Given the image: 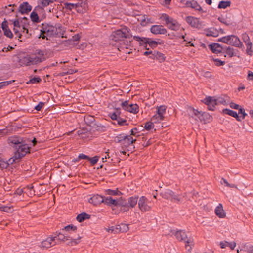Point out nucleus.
<instances>
[{"instance_id":"a18cd8bd","label":"nucleus","mask_w":253,"mask_h":253,"mask_svg":"<svg viewBox=\"0 0 253 253\" xmlns=\"http://www.w3.org/2000/svg\"><path fill=\"white\" fill-rule=\"evenodd\" d=\"M106 194L110 195H119L121 192L117 190L107 189L106 191Z\"/></svg>"},{"instance_id":"58836bf2","label":"nucleus","mask_w":253,"mask_h":253,"mask_svg":"<svg viewBox=\"0 0 253 253\" xmlns=\"http://www.w3.org/2000/svg\"><path fill=\"white\" fill-rule=\"evenodd\" d=\"M230 2L229 1H221L219 3L218 8L220 9H225L227 7L230 6Z\"/></svg>"},{"instance_id":"f8f14e48","label":"nucleus","mask_w":253,"mask_h":253,"mask_svg":"<svg viewBox=\"0 0 253 253\" xmlns=\"http://www.w3.org/2000/svg\"><path fill=\"white\" fill-rule=\"evenodd\" d=\"M129 36V30L126 27L123 28L115 31L112 34V39L115 41H120Z\"/></svg>"},{"instance_id":"6e6d98bb","label":"nucleus","mask_w":253,"mask_h":253,"mask_svg":"<svg viewBox=\"0 0 253 253\" xmlns=\"http://www.w3.org/2000/svg\"><path fill=\"white\" fill-rule=\"evenodd\" d=\"M36 7H40V12H39V16H42V17H45V15H44V10H43V7L42 5H41L40 4L38 6H37Z\"/></svg>"},{"instance_id":"a211bd4d","label":"nucleus","mask_w":253,"mask_h":253,"mask_svg":"<svg viewBox=\"0 0 253 253\" xmlns=\"http://www.w3.org/2000/svg\"><path fill=\"white\" fill-rule=\"evenodd\" d=\"M151 33L154 34H166L167 30L162 25H155L151 26L150 28Z\"/></svg>"},{"instance_id":"4c0bfd02","label":"nucleus","mask_w":253,"mask_h":253,"mask_svg":"<svg viewBox=\"0 0 253 253\" xmlns=\"http://www.w3.org/2000/svg\"><path fill=\"white\" fill-rule=\"evenodd\" d=\"M236 51L237 50L234 49L233 48L228 47V48H227L225 53L228 57H232L236 55Z\"/></svg>"},{"instance_id":"bb28decb","label":"nucleus","mask_w":253,"mask_h":253,"mask_svg":"<svg viewBox=\"0 0 253 253\" xmlns=\"http://www.w3.org/2000/svg\"><path fill=\"white\" fill-rule=\"evenodd\" d=\"M164 198L166 199H171L177 200L178 201L180 200V198H179V196H176L174 194V193L170 190H168L166 191L163 195Z\"/></svg>"},{"instance_id":"9d476101","label":"nucleus","mask_w":253,"mask_h":253,"mask_svg":"<svg viewBox=\"0 0 253 253\" xmlns=\"http://www.w3.org/2000/svg\"><path fill=\"white\" fill-rule=\"evenodd\" d=\"M156 113L151 118V121L155 123H159L164 120L167 107L165 105H161L156 107Z\"/></svg>"},{"instance_id":"473e14b6","label":"nucleus","mask_w":253,"mask_h":253,"mask_svg":"<svg viewBox=\"0 0 253 253\" xmlns=\"http://www.w3.org/2000/svg\"><path fill=\"white\" fill-rule=\"evenodd\" d=\"M129 225L125 223H121L117 225V229H118V233L119 232H126L129 230Z\"/></svg>"},{"instance_id":"aec40b11","label":"nucleus","mask_w":253,"mask_h":253,"mask_svg":"<svg viewBox=\"0 0 253 253\" xmlns=\"http://www.w3.org/2000/svg\"><path fill=\"white\" fill-rule=\"evenodd\" d=\"M185 21L188 24L193 27L197 28L200 25L199 19L191 16L186 17Z\"/></svg>"},{"instance_id":"2eb2a0df","label":"nucleus","mask_w":253,"mask_h":253,"mask_svg":"<svg viewBox=\"0 0 253 253\" xmlns=\"http://www.w3.org/2000/svg\"><path fill=\"white\" fill-rule=\"evenodd\" d=\"M148 200L144 196H141L138 202L139 209L143 212L148 211L151 207L148 205Z\"/></svg>"},{"instance_id":"ddd939ff","label":"nucleus","mask_w":253,"mask_h":253,"mask_svg":"<svg viewBox=\"0 0 253 253\" xmlns=\"http://www.w3.org/2000/svg\"><path fill=\"white\" fill-rule=\"evenodd\" d=\"M121 106L125 111L134 114L138 113L139 111V107L137 104H129L128 101L122 102Z\"/></svg>"},{"instance_id":"c85d7f7f","label":"nucleus","mask_w":253,"mask_h":253,"mask_svg":"<svg viewBox=\"0 0 253 253\" xmlns=\"http://www.w3.org/2000/svg\"><path fill=\"white\" fill-rule=\"evenodd\" d=\"M215 213L219 218H223L225 216V213L223 209L222 204H219L215 209Z\"/></svg>"},{"instance_id":"e433bc0d","label":"nucleus","mask_w":253,"mask_h":253,"mask_svg":"<svg viewBox=\"0 0 253 253\" xmlns=\"http://www.w3.org/2000/svg\"><path fill=\"white\" fill-rule=\"evenodd\" d=\"M138 202L137 197H131L128 200V204L130 207L133 208L135 206Z\"/></svg>"},{"instance_id":"3c124183","label":"nucleus","mask_w":253,"mask_h":253,"mask_svg":"<svg viewBox=\"0 0 253 253\" xmlns=\"http://www.w3.org/2000/svg\"><path fill=\"white\" fill-rule=\"evenodd\" d=\"M213 61L214 62V64L217 66H223L225 64V62L221 61L218 59H213Z\"/></svg>"},{"instance_id":"f257e3e1","label":"nucleus","mask_w":253,"mask_h":253,"mask_svg":"<svg viewBox=\"0 0 253 253\" xmlns=\"http://www.w3.org/2000/svg\"><path fill=\"white\" fill-rule=\"evenodd\" d=\"M45 60V52L39 50L34 54L27 55L20 58L18 63L20 66H27L39 64Z\"/></svg>"},{"instance_id":"4d7b16f0","label":"nucleus","mask_w":253,"mask_h":253,"mask_svg":"<svg viewBox=\"0 0 253 253\" xmlns=\"http://www.w3.org/2000/svg\"><path fill=\"white\" fill-rule=\"evenodd\" d=\"M44 103L40 102L39 104L35 107V109L37 111H40L43 106Z\"/></svg>"},{"instance_id":"20e7f679","label":"nucleus","mask_w":253,"mask_h":253,"mask_svg":"<svg viewBox=\"0 0 253 253\" xmlns=\"http://www.w3.org/2000/svg\"><path fill=\"white\" fill-rule=\"evenodd\" d=\"M218 41L238 48H241L243 46V44L239 38L233 35L223 37L220 38Z\"/></svg>"},{"instance_id":"423d86ee","label":"nucleus","mask_w":253,"mask_h":253,"mask_svg":"<svg viewBox=\"0 0 253 253\" xmlns=\"http://www.w3.org/2000/svg\"><path fill=\"white\" fill-rule=\"evenodd\" d=\"M174 234L176 239L180 241H184L185 242V247L188 251H190L192 248L194 244L192 241L187 240V236L185 232L182 230L175 231H171V235Z\"/></svg>"},{"instance_id":"c756f323","label":"nucleus","mask_w":253,"mask_h":253,"mask_svg":"<svg viewBox=\"0 0 253 253\" xmlns=\"http://www.w3.org/2000/svg\"><path fill=\"white\" fill-rule=\"evenodd\" d=\"M150 57L154 59H157L161 62L165 60L164 54L156 51L153 52V54H152V56H150Z\"/></svg>"},{"instance_id":"5fc2aeb1","label":"nucleus","mask_w":253,"mask_h":253,"mask_svg":"<svg viewBox=\"0 0 253 253\" xmlns=\"http://www.w3.org/2000/svg\"><path fill=\"white\" fill-rule=\"evenodd\" d=\"M13 82H14V80H11V81H4L0 82L1 84V86L2 87V88L5 87L8 85H9L10 84H12Z\"/></svg>"},{"instance_id":"bf43d9fd","label":"nucleus","mask_w":253,"mask_h":253,"mask_svg":"<svg viewBox=\"0 0 253 253\" xmlns=\"http://www.w3.org/2000/svg\"><path fill=\"white\" fill-rule=\"evenodd\" d=\"M220 246L221 248L224 249L228 246V242L227 241L221 242Z\"/></svg>"},{"instance_id":"72a5a7b5","label":"nucleus","mask_w":253,"mask_h":253,"mask_svg":"<svg viewBox=\"0 0 253 253\" xmlns=\"http://www.w3.org/2000/svg\"><path fill=\"white\" fill-rule=\"evenodd\" d=\"M77 230V227L75 226L69 225L65 226L62 229V231H65L69 235L72 233V232H75Z\"/></svg>"},{"instance_id":"c03bdc74","label":"nucleus","mask_w":253,"mask_h":253,"mask_svg":"<svg viewBox=\"0 0 253 253\" xmlns=\"http://www.w3.org/2000/svg\"><path fill=\"white\" fill-rule=\"evenodd\" d=\"M117 122V124L119 125V126H126V125H128V124L127 123L126 120L125 119H123V118H121L120 116L118 118Z\"/></svg>"},{"instance_id":"6ab92c4d","label":"nucleus","mask_w":253,"mask_h":253,"mask_svg":"<svg viewBox=\"0 0 253 253\" xmlns=\"http://www.w3.org/2000/svg\"><path fill=\"white\" fill-rule=\"evenodd\" d=\"M104 197L99 195H94L88 199V202L94 205L103 203Z\"/></svg>"},{"instance_id":"37998d69","label":"nucleus","mask_w":253,"mask_h":253,"mask_svg":"<svg viewBox=\"0 0 253 253\" xmlns=\"http://www.w3.org/2000/svg\"><path fill=\"white\" fill-rule=\"evenodd\" d=\"M239 112L238 115L239 116V118H240V121L242 119H244L245 116L247 115V114L245 113V110L243 108H239Z\"/></svg>"},{"instance_id":"cd10ccee","label":"nucleus","mask_w":253,"mask_h":253,"mask_svg":"<svg viewBox=\"0 0 253 253\" xmlns=\"http://www.w3.org/2000/svg\"><path fill=\"white\" fill-rule=\"evenodd\" d=\"M209 48L213 53H218L222 51V48L221 46L217 43H213L209 45Z\"/></svg>"},{"instance_id":"6e6552de","label":"nucleus","mask_w":253,"mask_h":253,"mask_svg":"<svg viewBox=\"0 0 253 253\" xmlns=\"http://www.w3.org/2000/svg\"><path fill=\"white\" fill-rule=\"evenodd\" d=\"M58 33V29L56 27L53 25L43 26L42 29L41 30L40 37L42 39H48V37L55 36Z\"/></svg>"},{"instance_id":"ea45409f","label":"nucleus","mask_w":253,"mask_h":253,"mask_svg":"<svg viewBox=\"0 0 253 253\" xmlns=\"http://www.w3.org/2000/svg\"><path fill=\"white\" fill-rule=\"evenodd\" d=\"M216 100H217V105H219V104L227 105L229 102V100L227 97L226 98L219 97L218 98H216Z\"/></svg>"},{"instance_id":"8fccbe9b","label":"nucleus","mask_w":253,"mask_h":253,"mask_svg":"<svg viewBox=\"0 0 253 253\" xmlns=\"http://www.w3.org/2000/svg\"><path fill=\"white\" fill-rule=\"evenodd\" d=\"M42 81L41 79L39 77H34L30 79L27 84H36Z\"/></svg>"},{"instance_id":"680f3d73","label":"nucleus","mask_w":253,"mask_h":253,"mask_svg":"<svg viewBox=\"0 0 253 253\" xmlns=\"http://www.w3.org/2000/svg\"><path fill=\"white\" fill-rule=\"evenodd\" d=\"M24 190L23 189L18 188L15 192L14 194L17 195H21L23 193Z\"/></svg>"},{"instance_id":"864d4df0","label":"nucleus","mask_w":253,"mask_h":253,"mask_svg":"<svg viewBox=\"0 0 253 253\" xmlns=\"http://www.w3.org/2000/svg\"><path fill=\"white\" fill-rule=\"evenodd\" d=\"M106 230L109 233H118V229H117V226L116 227L111 226L110 228H106Z\"/></svg>"},{"instance_id":"e2e57ef3","label":"nucleus","mask_w":253,"mask_h":253,"mask_svg":"<svg viewBox=\"0 0 253 253\" xmlns=\"http://www.w3.org/2000/svg\"><path fill=\"white\" fill-rule=\"evenodd\" d=\"M78 158L80 159H88L89 158V157L87 155L84 154H80Z\"/></svg>"},{"instance_id":"412c9836","label":"nucleus","mask_w":253,"mask_h":253,"mask_svg":"<svg viewBox=\"0 0 253 253\" xmlns=\"http://www.w3.org/2000/svg\"><path fill=\"white\" fill-rule=\"evenodd\" d=\"M185 6L186 7H190L192 8L195 10L202 11L203 9L200 6V5L197 3V1L195 0H188L185 3Z\"/></svg>"},{"instance_id":"f3484780","label":"nucleus","mask_w":253,"mask_h":253,"mask_svg":"<svg viewBox=\"0 0 253 253\" xmlns=\"http://www.w3.org/2000/svg\"><path fill=\"white\" fill-rule=\"evenodd\" d=\"M55 238L56 237L53 236L47 237L41 242L40 247L43 249H47L56 245Z\"/></svg>"},{"instance_id":"7ed1b4c3","label":"nucleus","mask_w":253,"mask_h":253,"mask_svg":"<svg viewBox=\"0 0 253 253\" xmlns=\"http://www.w3.org/2000/svg\"><path fill=\"white\" fill-rule=\"evenodd\" d=\"M160 19L165 22L168 29L173 31H178L181 28V25L176 20L167 14L163 13L160 17Z\"/></svg>"},{"instance_id":"13d9d810","label":"nucleus","mask_w":253,"mask_h":253,"mask_svg":"<svg viewBox=\"0 0 253 253\" xmlns=\"http://www.w3.org/2000/svg\"><path fill=\"white\" fill-rule=\"evenodd\" d=\"M202 75L207 78H210L211 77V72L209 71H203L202 72Z\"/></svg>"},{"instance_id":"4468645a","label":"nucleus","mask_w":253,"mask_h":253,"mask_svg":"<svg viewBox=\"0 0 253 253\" xmlns=\"http://www.w3.org/2000/svg\"><path fill=\"white\" fill-rule=\"evenodd\" d=\"M103 203L109 206H125L121 198L115 199L111 197H104Z\"/></svg>"},{"instance_id":"39448f33","label":"nucleus","mask_w":253,"mask_h":253,"mask_svg":"<svg viewBox=\"0 0 253 253\" xmlns=\"http://www.w3.org/2000/svg\"><path fill=\"white\" fill-rule=\"evenodd\" d=\"M15 149L16 150V151L14 155L9 159V161L12 160L11 163L16 162V160L23 157L29 152V147L26 144H25L24 142H23L17 147V148H15Z\"/></svg>"},{"instance_id":"9b49d317","label":"nucleus","mask_w":253,"mask_h":253,"mask_svg":"<svg viewBox=\"0 0 253 253\" xmlns=\"http://www.w3.org/2000/svg\"><path fill=\"white\" fill-rule=\"evenodd\" d=\"M188 112L192 117H197L201 121H204V123H206V121L210 120L211 118V116L208 113L199 111L193 108H189Z\"/></svg>"},{"instance_id":"dca6fc26","label":"nucleus","mask_w":253,"mask_h":253,"mask_svg":"<svg viewBox=\"0 0 253 253\" xmlns=\"http://www.w3.org/2000/svg\"><path fill=\"white\" fill-rule=\"evenodd\" d=\"M203 102L208 106L209 110L211 111L214 110L215 106L217 105L216 98L214 97H207L203 100Z\"/></svg>"},{"instance_id":"2f4dec72","label":"nucleus","mask_w":253,"mask_h":253,"mask_svg":"<svg viewBox=\"0 0 253 253\" xmlns=\"http://www.w3.org/2000/svg\"><path fill=\"white\" fill-rule=\"evenodd\" d=\"M223 112L225 114H228L231 116H232L236 118L237 120L240 121V118H239V115L236 112L230 110L229 109H223Z\"/></svg>"},{"instance_id":"c9c22d12","label":"nucleus","mask_w":253,"mask_h":253,"mask_svg":"<svg viewBox=\"0 0 253 253\" xmlns=\"http://www.w3.org/2000/svg\"><path fill=\"white\" fill-rule=\"evenodd\" d=\"M90 218V215L86 213L83 212L80 214H79L77 217L76 219L77 221H78L79 222H81L83 221H84L85 219H89Z\"/></svg>"},{"instance_id":"a19ab883","label":"nucleus","mask_w":253,"mask_h":253,"mask_svg":"<svg viewBox=\"0 0 253 253\" xmlns=\"http://www.w3.org/2000/svg\"><path fill=\"white\" fill-rule=\"evenodd\" d=\"M57 0H39L40 4L43 7L47 6L50 3H53Z\"/></svg>"},{"instance_id":"338daca9","label":"nucleus","mask_w":253,"mask_h":253,"mask_svg":"<svg viewBox=\"0 0 253 253\" xmlns=\"http://www.w3.org/2000/svg\"><path fill=\"white\" fill-rule=\"evenodd\" d=\"M138 132V129L136 128H133L131 130V135L136 136Z\"/></svg>"},{"instance_id":"774afa93","label":"nucleus","mask_w":253,"mask_h":253,"mask_svg":"<svg viewBox=\"0 0 253 253\" xmlns=\"http://www.w3.org/2000/svg\"><path fill=\"white\" fill-rule=\"evenodd\" d=\"M246 251L248 253H253V246H250L246 248Z\"/></svg>"},{"instance_id":"f704fd0d","label":"nucleus","mask_w":253,"mask_h":253,"mask_svg":"<svg viewBox=\"0 0 253 253\" xmlns=\"http://www.w3.org/2000/svg\"><path fill=\"white\" fill-rule=\"evenodd\" d=\"M79 6V3H64V7L67 10H72L73 9H76Z\"/></svg>"},{"instance_id":"0eeeda50","label":"nucleus","mask_w":253,"mask_h":253,"mask_svg":"<svg viewBox=\"0 0 253 253\" xmlns=\"http://www.w3.org/2000/svg\"><path fill=\"white\" fill-rule=\"evenodd\" d=\"M136 141L131 135H126L125 134L118 135L114 138V141L120 143L125 147H127Z\"/></svg>"},{"instance_id":"1a4fd4ad","label":"nucleus","mask_w":253,"mask_h":253,"mask_svg":"<svg viewBox=\"0 0 253 253\" xmlns=\"http://www.w3.org/2000/svg\"><path fill=\"white\" fill-rule=\"evenodd\" d=\"M54 237H56L55 239L62 241L63 242L67 241V243L68 245L73 246L78 244L80 242V240L81 237H79L77 239H73L72 237L70 236L68 233H59L56 234L55 236Z\"/></svg>"},{"instance_id":"69168bd1","label":"nucleus","mask_w":253,"mask_h":253,"mask_svg":"<svg viewBox=\"0 0 253 253\" xmlns=\"http://www.w3.org/2000/svg\"><path fill=\"white\" fill-rule=\"evenodd\" d=\"M230 106L231 108L234 109H238L239 106L238 104H236L234 103L231 102L230 103Z\"/></svg>"},{"instance_id":"393cba45","label":"nucleus","mask_w":253,"mask_h":253,"mask_svg":"<svg viewBox=\"0 0 253 253\" xmlns=\"http://www.w3.org/2000/svg\"><path fill=\"white\" fill-rule=\"evenodd\" d=\"M32 9V7L27 2H23L19 7V11L22 14L27 13Z\"/></svg>"},{"instance_id":"5701e85b","label":"nucleus","mask_w":253,"mask_h":253,"mask_svg":"<svg viewBox=\"0 0 253 253\" xmlns=\"http://www.w3.org/2000/svg\"><path fill=\"white\" fill-rule=\"evenodd\" d=\"M8 140L10 143L13 145L15 149L17 148L19 145L24 142L22 138L16 136L10 137Z\"/></svg>"},{"instance_id":"79ce46f5","label":"nucleus","mask_w":253,"mask_h":253,"mask_svg":"<svg viewBox=\"0 0 253 253\" xmlns=\"http://www.w3.org/2000/svg\"><path fill=\"white\" fill-rule=\"evenodd\" d=\"M153 122H148L145 124L144 125V128L147 130H150L154 127V124Z\"/></svg>"},{"instance_id":"f03ea898","label":"nucleus","mask_w":253,"mask_h":253,"mask_svg":"<svg viewBox=\"0 0 253 253\" xmlns=\"http://www.w3.org/2000/svg\"><path fill=\"white\" fill-rule=\"evenodd\" d=\"M10 22V24L13 25V30L18 39L23 35L27 37L28 24L26 23L25 20L17 19Z\"/></svg>"},{"instance_id":"09e8293b","label":"nucleus","mask_w":253,"mask_h":253,"mask_svg":"<svg viewBox=\"0 0 253 253\" xmlns=\"http://www.w3.org/2000/svg\"><path fill=\"white\" fill-rule=\"evenodd\" d=\"M246 53L249 55H251L253 53L252 50V43H248L246 44Z\"/></svg>"},{"instance_id":"603ef678","label":"nucleus","mask_w":253,"mask_h":253,"mask_svg":"<svg viewBox=\"0 0 253 253\" xmlns=\"http://www.w3.org/2000/svg\"><path fill=\"white\" fill-rule=\"evenodd\" d=\"M99 159V157L97 156H95L93 157L90 158L89 157L88 160L91 163L92 165H94L98 162Z\"/></svg>"},{"instance_id":"7c9ffc66","label":"nucleus","mask_w":253,"mask_h":253,"mask_svg":"<svg viewBox=\"0 0 253 253\" xmlns=\"http://www.w3.org/2000/svg\"><path fill=\"white\" fill-rule=\"evenodd\" d=\"M144 43L148 44L152 48L156 47L159 44L158 42L152 40L151 39L146 38V39H143Z\"/></svg>"},{"instance_id":"052dcab7","label":"nucleus","mask_w":253,"mask_h":253,"mask_svg":"<svg viewBox=\"0 0 253 253\" xmlns=\"http://www.w3.org/2000/svg\"><path fill=\"white\" fill-rule=\"evenodd\" d=\"M0 208L1 211L5 212H9L11 211V208L6 206L1 207Z\"/></svg>"},{"instance_id":"de8ad7c7","label":"nucleus","mask_w":253,"mask_h":253,"mask_svg":"<svg viewBox=\"0 0 253 253\" xmlns=\"http://www.w3.org/2000/svg\"><path fill=\"white\" fill-rule=\"evenodd\" d=\"M120 112L119 111L118 109H117V111L116 112L110 113V116L112 120L117 121L120 116Z\"/></svg>"},{"instance_id":"49530a36","label":"nucleus","mask_w":253,"mask_h":253,"mask_svg":"<svg viewBox=\"0 0 253 253\" xmlns=\"http://www.w3.org/2000/svg\"><path fill=\"white\" fill-rule=\"evenodd\" d=\"M242 39L243 41H244V42H245V44L252 43L250 42L249 36L246 33H243L242 34Z\"/></svg>"},{"instance_id":"b1692460","label":"nucleus","mask_w":253,"mask_h":253,"mask_svg":"<svg viewBox=\"0 0 253 253\" xmlns=\"http://www.w3.org/2000/svg\"><path fill=\"white\" fill-rule=\"evenodd\" d=\"M40 7H36L35 9L31 12L30 14V18L31 20L35 23H39L40 22V20L39 16V12L40 10Z\"/></svg>"},{"instance_id":"a878e982","label":"nucleus","mask_w":253,"mask_h":253,"mask_svg":"<svg viewBox=\"0 0 253 253\" xmlns=\"http://www.w3.org/2000/svg\"><path fill=\"white\" fill-rule=\"evenodd\" d=\"M205 33L208 36L216 37L219 35V31L213 27H211L205 30Z\"/></svg>"},{"instance_id":"4be33fe9","label":"nucleus","mask_w":253,"mask_h":253,"mask_svg":"<svg viewBox=\"0 0 253 253\" xmlns=\"http://www.w3.org/2000/svg\"><path fill=\"white\" fill-rule=\"evenodd\" d=\"M4 34L7 37L11 38L13 37V34L8 27V23L7 21L4 20L1 24V26Z\"/></svg>"},{"instance_id":"0e129e2a","label":"nucleus","mask_w":253,"mask_h":253,"mask_svg":"<svg viewBox=\"0 0 253 253\" xmlns=\"http://www.w3.org/2000/svg\"><path fill=\"white\" fill-rule=\"evenodd\" d=\"M236 246V244L235 242L231 243L228 242V246L231 250H233Z\"/></svg>"}]
</instances>
